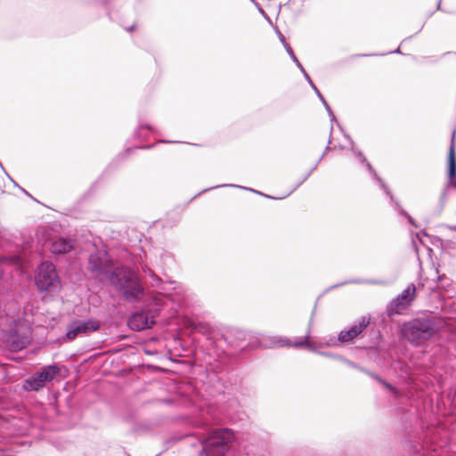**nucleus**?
<instances>
[{"mask_svg": "<svg viewBox=\"0 0 456 456\" xmlns=\"http://www.w3.org/2000/svg\"><path fill=\"white\" fill-rule=\"evenodd\" d=\"M393 53H401L400 48H397V49H396V50H395Z\"/></svg>", "mask_w": 456, "mask_h": 456, "instance_id": "a19ab883", "label": "nucleus"}, {"mask_svg": "<svg viewBox=\"0 0 456 456\" xmlns=\"http://www.w3.org/2000/svg\"><path fill=\"white\" fill-rule=\"evenodd\" d=\"M35 281L40 292L57 293L61 288L55 265L51 262H43L37 269Z\"/></svg>", "mask_w": 456, "mask_h": 456, "instance_id": "423d86ee", "label": "nucleus"}, {"mask_svg": "<svg viewBox=\"0 0 456 456\" xmlns=\"http://www.w3.org/2000/svg\"><path fill=\"white\" fill-rule=\"evenodd\" d=\"M308 83H309V85L311 86V87L314 90V87H316V86H315V85L314 84V82L312 81V79H311L310 81H308Z\"/></svg>", "mask_w": 456, "mask_h": 456, "instance_id": "ea45409f", "label": "nucleus"}, {"mask_svg": "<svg viewBox=\"0 0 456 456\" xmlns=\"http://www.w3.org/2000/svg\"><path fill=\"white\" fill-rule=\"evenodd\" d=\"M452 331H456V328L452 329Z\"/></svg>", "mask_w": 456, "mask_h": 456, "instance_id": "de8ad7c7", "label": "nucleus"}, {"mask_svg": "<svg viewBox=\"0 0 456 456\" xmlns=\"http://www.w3.org/2000/svg\"><path fill=\"white\" fill-rule=\"evenodd\" d=\"M395 204L399 208V213L408 220L409 224L414 227H418L415 220L399 206V203L396 202Z\"/></svg>", "mask_w": 456, "mask_h": 456, "instance_id": "b1692460", "label": "nucleus"}, {"mask_svg": "<svg viewBox=\"0 0 456 456\" xmlns=\"http://www.w3.org/2000/svg\"><path fill=\"white\" fill-rule=\"evenodd\" d=\"M331 150V148L330 146H327L326 149H325V152Z\"/></svg>", "mask_w": 456, "mask_h": 456, "instance_id": "79ce46f5", "label": "nucleus"}, {"mask_svg": "<svg viewBox=\"0 0 456 456\" xmlns=\"http://www.w3.org/2000/svg\"><path fill=\"white\" fill-rule=\"evenodd\" d=\"M10 260H11V262H12L13 265H17V266H21V265H22V259H21V257H20V256H14L11 257V259H10Z\"/></svg>", "mask_w": 456, "mask_h": 456, "instance_id": "cd10ccee", "label": "nucleus"}, {"mask_svg": "<svg viewBox=\"0 0 456 456\" xmlns=\"http://www.w3.org/2000/svg\"><path fill=\"white\" fill-rule=\"evenodd\" d=\"M73 248V240L61 237L51 242L50 250L55 255H61L69 252Z\"/></svg>", "mask_w": 456, "mask_h": 456, "instance_id": "2eb2a0df", "label": "nucleus"}, {"mask_svg": "<svg viewBox=\"0 0 456 456\" xmlns=\"http://www.w3.org/2000/svg\"><path fill=\"white\" fill-rule=\"evenodd\" d=\"M99 328V322L94 319L74 320L68 325L66 337L68 340H74L79 336L96 331Z\"/></svg>", "mask_w": 456, "mask_h": 456, "instance_id": "6e6552de", "label": "nucleus"}, {"mask_svg": "<svg viewBox=\"0 0 456 456\" xmlns=\"http://www.w3.org/2000/svg\"><path fill=\"white\" fill-rule=\"evenodd\" d=\"M348 283H355V284H381L382 281H377V280H366V279H354V280H350V281H346L342 283H339V284H336V285H333L332 287H330V289H335V288H338L341 285H344V284H348Z\"/></svg>", "mask_w": 456, "mask_h": 456, "instance_id": "aec40b11", "label": "nucleus"}, {"mask_svg": "<svg viewBox=\"0 0 456 456\" xmlns=\"http://www.w3.org/2000/svg\"><path fill=\"white\" fill-rule=\"evenodd\" d=\"M297 67H298V69H300V71H301L303 74H305V72H306V71H305V69H304V67L302 66V64H301V63H300V66H297Z\"/></svg>", "mask_w": 456, "mask_h": 456, "instance_id": "e433bc0d", "label": "nucleus"}, {"mask_svg": "<svg viewBox=\"0 0 456 456\" xmlns=\"http://www.w3.org/2000/svg\"><path fill=\"white\" fill-rule=\"evenodd\" d=\"M370 319L363 316L354 323L348 330H341L338 334V340L342 344L352 342L367 328Z\"/></svg>", "mask_w": 456, "mask_h": 456, "instance_id": "9b49d317", "label": "nucleus"}, {"mask_svg": "<svg viewBox=\"0 0 456 456\" xmlns=\"http://www.w3.org/2000/svg\"><path fill=\"white\" fill-rule=\"evenodd\" d=\"M348 140L351 143V151L353 154L354 155L355 159L365 165L366 168L370 172V174L373 176V178L379 183L380 188L384 191V192L389 196L390 200H394V196L391 193L388 186L385 183V182L378 175L376 171L372 168L371 165L367 161L366 158L362 154V152L357 149L354 148V142L352 141V139L347 136Z\"/></svg>", "mask_w": 456, "mask_h": 456, "instance_id": "f8f14e48", "label": "nucleus"}, {"mask_svg": "<svg viewBox=\"0 0 456 456\" xmlns=\"http://www.w3.org/2000/svg\"><path fill=\"white\" fill-rule=\"evenodd\" d=\"M234 438L229 428H218L210 432L207 439L200 440L202 445L200 456H224L230 449Z\"/></svg>", "mask_w": 456, "mask_h": 456, "instance_id": "20e7f679", "label": "nucleus"}, {"mask_svg": "<svg viewBox=\"0 0 456 456\" xmlns=\"http://www.w3.org/2000/svg\"><path fill=\"white\" fill-rule=\"evenodd\" d=\"M198 326L200 327L199 329H200V331H203V330H205V325H203L201 323H199Z\"/></svg>", "mask_w": 456, "mask_h": 456, "instance_id": "58836bf2", "label": "nucleus"}, {"mask_svg": "<svg viewBox=\"0 0 456 456\" xmlns=\"http://www.w3.org/2000/svg\"><path fill=\"white\" fill-rule=\"evenodd\" d=\"M454 320L450 317H436L423 314L403 324L402 337L414 346H420L436 335L441 329L453 326Z\"/></svg>", "mask_w": 456, "mask_h": 456, "instance_id": "f257e3e1", "label": "nucleus"}, {"mask_svg": "<svg viewBox=\"0 0 456 456\" xmlns=\"http://www.w3.org/2000/svg\"><path fill=\"white\" fill-rule=\"evenodd\" d=\"M375 54L374 53H371V54H363L362 56H374Z\"/></svg>", "mask_w": 456, "mask_h": 456, "instance_id": "37998d69", "label": "nucleus"}, {"mask_svg": "<svg viewBox=\"0 0 456 456\" xmlns=\"http://www.w3.org/2000/svg\"><path fill=\"white\" fill-rule=\"evenodd\" d=\"M448 191H449V190H447L446 188H444V190L443 191V192H442V194H441V197H440V203H441L442 208H443V207L444 206V204H445Z\"/></svg>", "mask_w": 456, "mask_h": 456, "instance_id": "7c9ffc66", "label": "nucleus"}, {"mask_svg": "<svg viewBox=\"0 0 456 456\" xmlns=\"http://www.w3.org/2000/svg\"><path fill=\"white\" fill-rule=\"evenodd\" d=\"M304 77H305V79L307 80V82L311 80V77H309V75L307 74V72H305Z\"/></svg>", "mask_w": 456, "mask_h": 456, "instance_id": "4c0bfd02", "label": "nucleus"}, {"mask_svg": "<svg viewBox=\"0 0 456 456\" xmlns=\"http://www.w3.org/2000/svg\"><path fill=\"white\" fill-rule=\"evenodd\" d=\"M322 159H323V155L321 156V158L319 159V161H321Z\"/></svg>", "mask_w": 456, "mask_h": 456, "instance_id": "a18cd8bd", "label": "nucleus"}, {"mask_svg": "<svg viewBox=\"0 0 456 456\" xmlns=\"http://www.w3.org/2000/svg\"><path fill=\"white\" fill-rule=\"evenodd\" d=\"M339 344H342L340 340H338V337L336 338L333 336L329 338H323L319 343H316L318 347H336L338 346Z\"/></svg>", "mask_w": 456, "mask_h": 456, "instance_id": "a211bd4d", "label": "nucleus"}, {"mask_svg": "<svg viewBox=\"0 0 456 456\" xmlns=\"http://www.w3.org/2000/svg\"><path fill=\"white\" fill-rule=\"evenodd\" d=\"M315 169V167H314L303 178L302 180L294 187V189L291 191H295L299 185H301L305 181H306V179L310 176L311 173L313 172V170Z\"/></svg>", "mask_w": 456, "mask_h": 456, "instance_id": "c756f323", "label": "nucleus"}, {"mask_svg": "<svg viewBox=\"0 0 456 456\" xmlns=\"http://www.w3.org/2000/svg\"><path fill=\"white\" fill-rule=\"evenodd\" d=\"M426 249H427L428 251H429V252L431 251V248H426Z\"/></svg>", "mask_w": 456, "mask_h": 456, "instance_id": "49530a36", "label": "nucleus"}, {"mask_svg": "<svg viewBox=\"0 0 456 456\" xmlns=\"http://www.w3.org/2000/svg\"><path fill=\"white\" fill-rule=\"evenodd\" d=\"M345 364L347 365L348 367L354 368V369L360 370L362 371H364L363 368L360 367L358 364H356L355 362H354L350 360H347Z\"/></svg>", "mask_w": 456, "mask_h": 456, "instance_id": "2f4dec72", "label": "nucleus"}, {"mask_svg": "<svg viewBox=\"0 0 456 456\" xmlns=\"http://www.w3.org/2000/svg\"><path fill=\"white\" fill-rule=\"evenodd\" d=\"M120 266H123V265L115 264L105 248H96L88 257L90 272L94 276L101 277L107 281H110L116 275V271Z\"/></svg>", "mask_w": 456, "mask_h": 456, "instance_id": "39448f33", "label": "nucleus"}, {"mask_svg": "<svg viewBox=\"0 0 456 456\" xmlns=\"http://www.w3.org/2000/svg\"><path fill=\"white\" fill-rule=\"evenodd\" d=\"M143 128H146V129H148V130H150V131H152V130H153V128H152L150 125H145V126L140 125V126H138L137 130L134 132V136H135L136 138H139V139H140V138H142V133H141V130H142Z\"/></svg>", "mask_w": 456, "mask_h": 456, "instance_id": "a878e982", "label": "nucleus"}, {"mask_svg": "<svg viewBox=\"0 0 456 456\" xmlns=\"http://www.w3.org/2000/svg\"><path fill=\"white\" fill-rule=\"evenodd\" d=\"M276 344L278 346H294V347H305V348L309 349L310 351H312L314 353H316V354H318L320 355H322V356H325V357H329V358H332V359H335L336 356H337V354H333V353H330V352H325V351H319L318 348H317L316 343L315 342H312L310 340V332L309 331L307 332V334H305L304 338L297 340L294 343H290L288 338H279L277 339V341H276Z\"/></svg>", "mask_w": 456, "mask_h": 456, "instance_id": "9d476101", "label": "nucleus"}, {"mask_svg": "<svg viewBox=\"0 0 456 456\" xmlns=\"http://www.w3.org/2000/svg\"><path fill=\"white\" fill-rule=\"evenodd\" d=\"M366 374H368L369 376H370L371 378H373L374 379H376L377 381H379V383H381L384 387H386L387 388H388L390 391L392 392H395V388L390 385L389 383H387V381L383 380L380 377H379L378 375L369 371V370H364V371Z\"/></svg>", "mask_w": 456, "mask_h": 456, "instance_id": "5701e85b", "label": "nucleus"}, {"mask_svg": "<svg viewBox=\"0 0 456 456\" xmlns=\"http://www.w3.org/2000/svg\"><path fill=\"white\" fill-rule=\"evenodd\" d=\"M285 50L288 53V54L290 56L292 61L296 63V65L297 66H300V61H298V59L295 55V53H294V52H293V50H292V48L290 47L289 45H285Z\"/></svg>", "mask_w": 456, "mask_h": 456, "instance_id": "393cba45", "label": "nucleus"}, {"mask_svg": "<svg viewBox=\"0 0 456 456\" xmlns=\"http://www.w3.org/2000/svg\"><path fill=\"white\" fill-rule=\"evenodd\" d=\"M110 282L127 302H138L143 297L144 289L140 280L127 266H120Z\"/></svg>", "mask_w": 456, "mask_h": 456, "instance_id": "f03ea898", "label": "nucleus"}, {"mask_svg": "<svg viewBox=\"0 0 456 456\" xmlns=\"http://www.w3.org/2000/svg\"><path fill=\"white\" fill-rule=\"evenodd\" d=\"M454 136L455 132L452 134V143L449 150V155H448V175H449V181L445 186L447 190L450 188H455L456 189V159H455V148H454Z\"/></svg>", "mask_w": 456, "mask_h": 456, "instance_id": "4468645a", "label": "nucleus"}, {"mask_svg": "<svg viewBox=\"0 0 456 456\" xmlns=\"http://www.w3.org/2000/svg\"><path fill=\"white\" fill-rule=\"evenodd\" d=\"M277 34H278V37L280 39V41L281 42V44L283 45V46L285 47L286 45H289L287 42H286V39H285V37L282 35V33H281L279 30L277 31Z\"/></svg>", "mask_w": 456, "mask_h": 456, "instance_id": "473e14b6", "label": "nucleus"}, {"mask_svg": "<svg viewBox=\"0 0 456 456\" xmlns=\"http://www.w3.org/2000/svg\"><path fill=\"white\" fill-rule=\"evenodd\" d=\"M143 272L151 277L152 281L156 282V287L159 289V291L151 295L152 304L159 307L164 305L165 301L171 297V289L169 287L172 286L173 282L163 283L161 279L156 276L148 267L143 268Z\"/></svg>", "mask_w": 456, "mask_h": 456, "instance_id": "1a4fd4ad", "label": "nucleus"}, {"mask_svg": "<svg viewBox=\"0 0 456 456\" xmlns=\"http://www.w3.org/2000/svg\"><path fill=\"white\" fill-rule=\"evenodd\" d=\"M154 323V315L149 311H141L133 314L128 319V326L131 330L141 331L150 328Z\"/></svg>", "mask_w": 456, "mask_h": 456, "instance_id": "ddd939ff", "label": "nucleus"}, {"mask_svg": "<svg viewBox=\"0 0 456 456\" xmlns=\"http://www.w3.org/2000/svg\"><path fill=\"white\" fill-rule=\"evenodd\" d=\"M30 330L20 322H15L13 327H11L6 334L5 342L10 350L19 351L30 343Z\"/></svg>", "mask_w": 456, "mask_h": 456, "instance_id": "0eeeda50", "label": "nucleus"}, {"mask_svg": "<svg viewBox=\"0 0 456 456\" xmlns=\"http://www.w3.org/2000/svg\"><path fill=\"white\" fill-rule=\"evenodd\" d=\"M58 373L59 368L55 364L45 366L42 368L41 371L38 372L45 383L52 381Z\"/></svg>", "mask_w": 456, "mask_h": 456, "instance_id": "dca6fc26", "label": "nucleus"}, {"mask_svg": "<svg viewBox=\"0 0 456 456\" xmlns=\"http://www.w3.org/2000/svg\"><path fill=\"white\" fill-rule=\"evenodd\" d=\"M441 227L443 229H446V230L455 231L456 232V225L442 224Z\"/></svg>", "mask_w": 456, "mask_h": 456, "instance_id": "72a5a7b5", "label": "nucleus"}, {"mask_svg": "<svg viewBox=\"0 0 456 456\" xmlns=\"http://www.w3.org/2000/svg\"><path fill=\"white\" fill-rule=\"evenodd\" d=\"M456 55V53H454Z\"/></svg>", "mask_w": 456, "mask_h": 456, "instance_id": "09e8293b", "label": "nucleus"}, {"mask_svg": "<svg viewBox=\"0 0 456 456\" xmlns=\"http://www.w3.org/2000/svg\"><path fill=\"white\" fill-rule=\"evenodd\" d=\"M423 236H427L426 232H422ZM423 245L421 240V233L420 232H411V246L416 253L419 256L420 251V247Z\"/></svg>", "mask_w": 456, "mask_h": 456, "instance_id": "6ab92c4d", "label": "nucleus"}, {"mask_svg": "<svg viewBox=\"0 0 456 456\" xmlns=\"http://www.w3.org/2000/svg\"><path fill=\"white\" fill-rule=\"evenodd\" d=\"M445 307H446V305H443L442 306V310L444 311L445 310Z\"/></svg>", "mask_w": 456, "mask_h": 456, "instance_id": "c03bdc74", "label": "nucleus"}, {"mask_svg": "<svg viewBox=\"0 0 456 456\" xmlns=\"http://www.w3.org/2000/svg\"><path fill=\"white\" fill-rule=\"evenodd\" d=\"M442 279L437 277V281L423 280L420 278L418 288L413 284H409L395 298L392 299L387 306V314L389 317L395 314H402L411 306L417 289H426L428 292H436L438 289L437 282Z\"/></svg>", "mask_w": 456, "mask_h": 456, "instance_id": "7ed1b4c3", "label": "nucleus"}, {"mask_svg": "<svg viewBox=\"0 0 456 456\" xmlns=\"http://www.w3.org/2000/svg\"><path fill=\"white\" fill-rule=\"evenodd\" d=\"M250 1L255 4V5L257 7L259 12L265 17V19L267 20L269 22H271L270 18L265 13V12L260 7V5L256 2H255V0H250Z\"/></svg>", "mask_w": 456, "mask_h": 456, "instance_id": "c85d7f7f", "label": "nucleus"}, {"mask_svg": "<svg viewBox=\"0 0 456 456\" xmlns=\"http://www.w3.org/2000/svg\"><path fill=\"white\" fill-rule=\"evenodd\" d=\"M336 360H338L339 362H343V363H346V362L348 360L346 359V357L342 356V355H339V354H337Z\"/></svg>", "mask_w": 456, "mask_h": 456, "instance_id": "c9c22d12", "label": "nucleus"}, {"mask_svg": "<svg viewBox=\"0 0 456 456\" xmlns=\"http://www.w3.org/2000/svg\"><path fill=\"white\" fill-rule=\"evenodd\" d=\"M442 245L444 248H456L455 243L452 240H444L443 242H442Z\"/></svg>", "mask_w": 456, "mask_h": 456, "instance_id": "bb28decb", "label": "nucleus"}, {"mask_svg": "<svg viewBox=\"0 0 456 456\" xmlns=\"http://www.w3.org/2000/svg\"><path fill=\"white\" fill-rule=\"evenodd\" d=\"M220 187H236V188L250 191H253L255 193H258V194L263 195V196L267 197V198H271L270 196L265 195V194H264V193H262L260 191H257L256 190H253V189H250V188H248V187H244V186H240V185H236V184H220V185L212 186V187L204 189L202 191L200 192V194L203 193V192H206V191H208L210 190L216 189V188H220Z\"/></svg>", "mask_w": 456, "mask_h": 456, "instance_id": "412c9836", "label": "nucleus"}, {"mask_svg": "<svg viewBox=\"0 0 456 456\" xmlns=\"http://www.w3.org/2000/svg\"><path fill=\"white\" fill-rule=\"evenodd\" d=\"M44 380L42 379V378H40V375L37 373L25 381L24 388L28 391H38L40 388L44 387Z\"/></svg>", "mask_w": 456, "mask_h": 456, "instance_id": "f3484780", "label": "nucleus"}, {"mask_svg": "<svg viewBox=\"0 0 456 456\" xmlns=\"http://www.w3.org/2000/svg\"><path fill=\"white\" fill-rule=\"evenodd\" d=\"M314 92H315L316 95L319 97V99L321 100V102H322V104L324 105L326 110L328 111V114H329V116L330 118V121L333 122L335 120V115L333 114L330 107L329 106V104L327 103L326 100L324 99V97L320 93V91L318 90L317 87H314Z\"/></svg>", "mask_w": 456, "mask_h": 456, "instance_id": "4be33fe9", "label": "nucleus"}, {"mask_svg": "<svg viewBox=\"0 0 456 456\" xmlns=\"http://www.w3.org/2000/svg\"><path fill=\"white\" fill-rule=\"evenodd\" d=\"M314 312H313V314H312L311 319H310L309 323H308V328H307L306 333L308 331L311 333V327H312L313 322H314Z\"/></svg>", "mask_w": 456, "mask_h": 456, "instance_id": "f704fd0d", "label": "nucleus"}]
</instances>
